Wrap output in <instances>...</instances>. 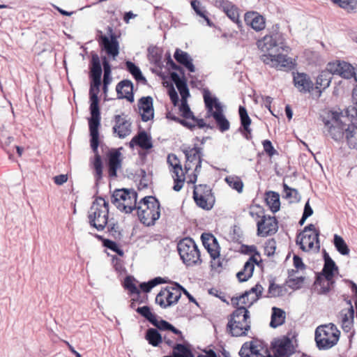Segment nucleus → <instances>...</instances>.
Here are the masks:
<instances>
[{"mask_svg": "<svg viewBox=\"0 0 357 357\" xmlns=\"http://www.w3.org/2000/svg\"><path fill=\"white\" fill-rule=\"evenodd\" d=\"M126 117V115L124 114L114 116L115 124L113 127V130L119 138H125L131 132V123Z\"/></svg>", "mask_w": 357, "mask_h": 357, "instance_id": "nucleus-27", "label": "nucleus"}, {"mask_svg": "<svg viewBox=\"0 0 357 357\" xmlns=\"http://www.w3.org/2000/svg\"><path fill=\"white\" fill-rule=\"evenodd\" d=\"M177 250L181 259L186 266L202 264L199 250L191 238H184L181 240L178 243Z\"/></svg>", "mask_w": 357, "mask_h": 357, "instance_id": "nucleus-8", "label": "nucleus"}, {"mask_svg": "<svg viewBox=\"0 0 357 357\" xmlns=\"http://www.w3.org/2000/svg\"><path fill=\"white\" fill-rule=\"evenodd\" d=\"M227 183L233 189L238 192H241L243 188V183L238 176H229L225 178Z\"/></svg>", "mask_w": 357, "mask_h": 357, "instance_id": "nucleus-48", "label": "nucleus"}, {"mask_svg": "<svg viewBox=\"0 0 357 357\" xmlns=\"http://www.w3.org/2000/svg\"><path fill=\"white\" fill-rule=\"evenodd\" d=\"M204 103L206 108V117H213L216 128L222 132L230 128V123L224 114L223 108L216 98L211 97L210 94L204 95Z\"/></svg>", "mask_w": 357, "mask_h": 357, "instance_id": "nucleus-6", "label": "nucleus"}, {"mask_svg": "<svg viewBox=\"0 0 357 357\" xmlns=\"http://www.w3.org/2000/svg\"><path fill=\"white\" fill-rule=\"evenodd\" d=\"M192 197L196 205L205 211L211 210L215 202V197L211 188L206 184L195 185Z\"/></svg>", "mask_w": 357, "mask_h": 357, "instance_id": "nucleus-12", "label": "nucleus"}, {"mask_svg": "<svg viewBox=\"0 0 357 357\" xmlns=\"http://www.w3.org/2000/svg\"><path fill=\"white\" fill-rule=\"evenodd\" d=\"M293 262H294V266H295V268L297 269V270H303V269H305V264H303V261H302V259L297 256V255H294V258H293Z\"/></svg>", "mask_w": 357, "mask_h": 357, "instance_id": "nucleus-62", "label": "nucleus"}, {"mask_svg": "<svg viewBox=\"0 0 357 357\" xmlns=\"http://www.w3.org/2000/svg\"><path fill=\"white\" fill-rule=\"evenodd\" d=\"M201 239L205 249L211 257L212 268L217 269L222 266V259L220 255V247L216 238L210 233H204Z\"/></svg>", "mask_w": 357, "mask_h": 357, "instance_id": "nucleus-14", "label": "nucleus"}, {"mask_svg": "<svg viewBox=\"0 0 357 357\" xmlns=\"http://www.w3.org/2000/svg\"><path fill=\"white\" fill-rule=\"evenodd\" d=\"M284 287L281 285L275 284L274 280H271L269 283L268 296L278 297L283 294Z\"/></svg>", "mask_w": 357, "mask_h": 357, "instance_id": "nucleus-49", "label": "nucleus"}, {"mask_svg": "<svg viewBox=\"0 0 357 357\" xmlns=\"http://www.w3.org/2000/svg\"><path fill=\"white\" fill-rule=\"evenodd\" d=\"M338 273V267L335 261L327 254H324V264L320 275L334 279L335 275Z\"/></svg>", "mask_w": 357, "mask_h": 357, "instance_id": "nucleus-37", "label": "nucleus"}, {"mask_svg": "<svg viewBox=\"0 0 357 357\" xmlns=\"http://www.w3.org/2000/svg\"><path fill=\"white\" fill-rule=\"evenodd\" d=\"M250 328V312L244 308L235 309L228 317L227 332L231 336H245Z\"/></svg>", "mask_w": 357, "mask_h": 357, "instance_id": "nucleus-4", "label": "nucleus"}, {"mask_svg": "<svg viewBox=\"0 0 357 357\" xmlns=\"http://www.w3.org/2000/svg\"><path fill=\"white\" fill-rule=\"evenodd\" d=\"M54 182L57 185H61L68 181L67 174H60L53 178Z\"/></svg>", "mask_w": 357, "mask_h": 357, "instance_id": "nucleus-63", "label": "nucleus"}, {"mask_svg": "<svg viewBox=\"0 0 357 357\" xmlns=\"http://www.w3.org/2000/svg\"><path fill=\"white\" fill-rule=\"evenodd\" d=\"M325 71L332 75H338L343 78L349 79L355 75L353 66L344 61H336L328 63Z\"/></svg>", "mask_w": 357, "mask_h": 357, "instance_id": "nucleus-20", "label": "nucleus"}, {"mask_svg": "<svg viewBox=\"0 0 357 357\" xmlns=\"http://www.w3.org/2000/svg\"><path fill=\"white\" fill-rule=\"evenodd\" d=\"M264 151L269 156L272 157L274 155L278 154L277 151L274 149L271 142L268 139L264 140L262 142Z\"/></svg>", "mask_w": 357, "mask_h": 357, "instance_id": "nucleus-55", "label": "nucleus"}, {"mask_svg": "<svg viewBox=\"0 0 357 357\" xmlns=\"http://www.w3.org/2000/svg\"><path fill=\"white\" fill-rule=\"evenodd\" d=\"M183 287L178 284L167 287L160 290L155 297V303L166 308L176 303L181 296Z\"/></svg>", "mask_w": 357, "mask_h": 357, "instance_id": "nucleus-15", "label": "nucleus"}, {"mask_svg": "<svg viewBox=\"0 0 357 357\" xmlns=\"http://www.w3.org/2000/svg\"><path fill=\"white\" fill-rule=\"evenodd\" d=\"M146 340L153 347H158L162 342V337L159 332L155 328H149L146 331Z\"/></svg>", "mask_w": 357, "mask_h": 357, "instance_id": "nucleus-44", "label": "nucleus"}, {"mask_svg": "<svg viewBox=\"0 0 357 357\" xmlns=\"http://www.w3.org/2000/svg\"><path fill=\"white\" fill-rule=\"evenodd\" d=\"M244 20L247 25L250 26L256 31H262L266 27L265 18L257 12H247Z\"/></svg>", "mask_w": 357, "mask_h": 357, "instance_id": "nucleus-28", "label": "nucleus"}, {"mask_svg": "<svg viewBox=\"0 0 357 357\" xmlns=\"http://www.w3.org/2000/svg\"><path fill=\"white\" fill-rule=\"evenodd\" d=\"M296 271L294 270H291V272H289V278L287 280L288 286L292 289H298L302 287V285L304 283L305 278L303 276L299 277H293V274L291 273H295Z\"/></svg>", "mask_w": 357, "mask_h": 357, "instance_id": "nucleus-51", "label": "nucleus"}, {"mask_svg": "<svg viewBox=\"0 0 357 357\" xmlns=\"http://www.w3.org/2000/svg\"><path fill=\"white\" fill-rule=\"evenodd\" d=\"M344 7L342 8L349 13L357 11V0H345Z\"/></svg>", "mask_w": 357, "mask_h": 357, "instance_id": "nucleus-58", "label": "nucleus"}, {"mask_svg": "<svg viewBox=\"0 0 357 357\" xmlns=\"http://www.w3.org/2000/svg\"><path fill=\"white\" fill-rule=\"evenodd\" d=\"M102 68L98 55H93L91 59V67L90 77L92 79L90 90V114L89 119V128L90 132L91 147L95 153L92 161L93 168L94 169V176L96 181L101 180L102 177V162L101 156L98 153V148L99 146V127L100 126V112L99 107L98 93L100 92V86L101 84Z\"/></svg>", "mask_w": 357, "mask_h": 357, "instance_id": "nucleus-1", "label": "nucleus"}, {"mask_svg": "<svg viewBox=\"0 0 357 357\" xmlns=\"http://www.w3.org/2000/svg\"><path fill=\"white\" fill-rule=\"evenodd\" d=\"M110 38H109L105 35H101L99 38L100 44L103 46L105 50L108 55L115 58L119 53V43L117 38L111 27H108Z\"/></svg>", "mask_w": 357, "mask_h": 357, "instance_id": "nucleus-22", "label": "nucleus"}, {"mask_svg": "<svg viewBox=\"0 0 357 357\" xmlns=\"http://www.w3.org/2000/svg\"><path fill=\"white\" fill-rule=\"evenodd\" d=\"M137 194L133 190L117 189L112 195V203L121 211L130 213L136 208Z\"/></svg>", "mask_w": 357, "mask_h": 357, "instance_id": "nucleus-9", "label": "nucleus"}, {"mask_svg": "<svg viewBox=\"0 0 357 357\" xmlns=\"http://www.w3.org/2000/svg\"><path fill=\"white\" fill-rule=\"evenodd\" d=\"M262 259L260 255L250 256L248 260L245 263L243 268L236 274V277L240 282L248 280L253 274L255 265L260 266Z\"/></svg>", "mask_w": 357, "mask_h": 357, "instance_id": "nucleus-24", "label": "nucleus"}, {"mask_svg": "<svg viewBox=\"0 0 357 357\" xmlns=\"http://www.w3.org/2000/svg\"><path fill=\"white\" fill-rule=\"evenodd\" d=\"M354 310L351 305L348 308L342 309L340 312L341 326L344 332L351 331L354 325Z\"/></svg>", "mask_w": 357, "mask_h": 357, "instance_id": "nucleus-32", "label": "nucleus"}, {"mask_svg": "<svg viewBox=\"0 0 357 357\" xmlns=\"http://www.w3.org/2000/svg\"><path fill=\"white\" fill-rule=\"evenodd\" d=\"M238 354L241 357H272L267 347L257 340L245 342Z\"/></svg>", "mask_w": 357, "mask_h": 357, "instance_id": "nucleus-16", "label": "nucleus"}, {"mask_svg": "<svg viewBox=\"0 0 357 357\" xmlns=\"http://www.w3.org/2000/svg\"><path fill=\"white\" fill-rule=\"evenodd\" d=\"M153 98L151 96L142 97L137 103L139 113L143 121H148L154 116Z\"/></svg>", "mask_w": 357, "mask_h": 357, "instance_id": "nucleus-26", "label": "nucleus"}, {"mask_svg": "<svg viewBox=\"0 0 357 357\" xmlns=\"http://www.w3.org/2000/svg\"><path fill=\"white\" fill-rule=\"evenodd\" d=\"M165 281L163 278L160 277L155 278L148 282H143L140 284L139 287L142 291L144 292L148 293L149 292L152 288L155 287L158 284L165 283Z\"/></svg>", "mask_w": 357, "mask_h": 357, "instance_id": "nucleus-50", "label": "nucleus"}, {"mask_svg": "<svg viewBox=\"0 0 357 357\" xmlns=\"http://www.w3.org/2000/svg\"><path fill=\"white\" fill-rule=\"evenodd\" d=\"M263 289L261 284H257L241 295L232 297L231 304L235 309L244 308V310L249 311L248 309L260 298Z\"/></svg>", "mask_w": 357, "mask_h": 357, "instance_id": "nucleus-13", "label": "nucleus"}, {"mask_svg": "<svg viewBox=\"0 0 357 357\" xmlns=\"http://www.w3.org/2000/svg\"><path fill=\"white\" fill-rule=\"evenodd\" d=\"M283 188L287 198H296L298 195L297 190L289 187L286 183H283Z\"/></svg>", "mask_w": 357, "mask_h": 357, "instance_id": "nucleus-59", "label": "nucleus"}, {"mask_svg": "<svg viewBox=\"0 0 357 357\" xmlns=\"http://www.w3.org/2000/svg\"><path fill=\"white\" fill-rule=\"evenodd\" d=\"M261 59L265 64L280 70H291L294 65L290 57L281 54L277 55L264 54L261 56Z\"/></svg>", "mask_w": 357, "mask_h": 357, "instance_id": "nucleus-18", "label": "nucleus"}, {"mask_svg": "<svg viewBox=\"0 0 357 357\" xmlns=\"http://www.w3.org/2000/svg\"><path fill=\"white\" fill-rule=\"evenodd\" d=\"M123 286L125 289L128 291L130 296H136V298H132L131 306L133 307L135 302L142 303L143 300L140 299V291L135 284V280L131 276H127L124 279Z\"/></svg>", "mask_w": 357, "mask_h": 357, "instance_id": "nucleus-35", "label": "nucleus"}, {"mask_svg": "<svg viewBox=\"0 0 357 357\" xmlns=\"http://www.w3.org/2000/svg\"><path fill=\"white\" fill-rule=\"evenodd\" d=\"M192 9L196 14L203 18L210 25V19L207 15V11L199 0H192L190 3Z\"/></svg>", "mask_w": 357, "mask_h": 357, "instance_id": "nucleus-46", "label": "nucleus"}, {"mask_svg": "<svg viewBox=\"0 0 357 357\" xmlns=\"http://www.w3.org/2000/svg\"><path fill=\"white\" fill-rule=\"evenodd\" d=\"M347 128V126L340 120V115L337 113H333L331 120L325 123L326 135L336 142L346 138Z\"/></svg>", "mask_w": 357, "mask_h": 357, "instance_id": "nucleus-17", "label": "nucleus"}, {"mask_svg": "<svg viewBox=\"0 0 357 357\" xmlns=\"http://www.w3.org/2000/svg\"><path fill=\"white\" fill-rule=\"evenodd\" d=\"M126 68L130 73L134 77L137 82H141L144 84L146 82V78L142 75V72L139 67H137L134 63L131 61H126Z\"/></svg>", "mask_w": 357, "mask_h": 357, "instance_id": "nucleus-45", "label": "nucleus"}, {"mask_svg": "<svg viewBox=\"0 0 357 357\" xmlns=\"http://www.w3.org/2000/svg\"><path fill=\"white\" fill-rule=\"evenodd\" d=\"M242 252L245 254L250 255L251 256L260 255L255 245H243L242 247Z\"/></svg>", "mask_w": 357, "mask_h": 357, "instance_id": "nucleus-61", "label": "nucleus"}, {"mask_svg": "<svg viewBox=\"0 0 357 357\" xmlns=\"http://www.w3.org/2000/svg\"><path fill=\"white\" fill-rule=\"evenodd\" d=\"M355 79L357 82L356 76ZM352 96L355 100L354 105L348 107L346 109L347 116L351 122L346 129V140L349 148L354 149L357 145V139L355 136L357 131V84L353 90Z\"/></svg>", "mask_w": 357, "mask_h": 357, "instance_id": "nucleus-11", "label": "nucleus"}, {"mask_svg": "<svg viewBox=\"0 0 357 357\" xmlns=\"http://www.w3.org/2000/svg\"><path fill=\"white\" fill-rule=\"evenodd\" d=\"M284 312L278 307H273V313L270 325L273 328H276L282 325L284 322Z\"/></svg>", "mask_w": 357, "mask_h": 357, "instance_id": "nucleus-43", "label": "nucleus"}, {"mask_svg": "<svg viewBox=\"0 0 357 357\" xmlns=\"http://www.w3.org/2000/svg\"><path fill=\"white\" fill-rule=\"evenodd\" d=\"M164 357H194L190 349L182 344H176L173 346L172 354Z\"/></svg>", "mask_w": 357, "mask_h": 357, "instance_id": "nucleus-41", "label": "nucleus"}, {"mask_svg": "<svg viewBox=\"0 0 357 357\" xmlns=\"http://www.w3.org/2000/svg\"><path fill=\"white\" fill-rule=\"evenodd\" d=\"M333 243L335 248L341 255H348L349 254V248L342 237L335 234Z\"/></svg>", "mask_w": 357, "mask_h": 357, "instance_id": "nucleus-47", "label": "nucleus"}, {"mask_svg": "<svg viewBox=\"0 0 357 357\" xmlns=\"http://www.w3.org/2000/svg\"><path fill=\"white\" fill-rule=\"evenodd\" d=\"M136 310L139 314L145 317L151 324L155 321V315L151 312L149 307L143 306L138 307Z\"/></svg>", "mask_w": 357, "mask_h": 357, "instance_id": "nucleus-53", "label": "nucleus"}, {"mask_svg": "<svg viewBox=\"0 0 357 357\" xmlns=\"http://www.w3.org/2000/svg\"><path fill=\"white\" fill-rule=\"evenodd\" d=\"M171 79L176 84L181 96V100L187 99L190 93L185 80L181 79L176 73H171Z\"/></svg>", "mask_w": 357, "mask_h": 357, "instance_id": "nucleus-39", "label": "nucleus"}, {"mask_svg": "<svg viewBox=\"0 0 357 357\" xmlns=\"http://www.w3.org/2000/svg\"><path fill=\"white\" fill-rule=\"evenodd\" d=\"M320 231L313 224L305 226L296 236V243L304 252H315L320 248Z\"/></svg>", "mask_w": 357, "mask_h": 357, "instance_id": "nucleus-7", "label": "nucleus"}, {"mask_svg": "<svg viewBox=\"0 0 357 357\" xmlns=\"http://www.w3.org/2000/svg\"><path fill=\"white\" fill-rule=\"evenodd\" d=\"M249 213L253 218L261 219L264 215V210L259 206H253L250 208Z\"/></svg>", "mask_w": 357, "mask_h": 357, "instance_id": "nucleus-56", "label": "nucleus"}, {"mask_svg": "<svg viewBox=\"0 0 357 357\" xmlns=\"http://www.w3.org/2000/svg\"><path fill=\"white\" fill-rule=\"evenodd\" d=\"M265 201L273 213H275L280 210V202L278 193L273 191L266 192Z\"/></svg>", "mask_w": 357, "mask_h": 357, "instance_id": "nucleus-40", "label": "nucleus"}, {"mask_svg": "<svg viewBox=\"0 0 357 357\" xmlns=\"http://www.w3.org/2000/svg\"><path fill=\"white\" fill-rule=\"evenodd\" d=\"M138 146L144 150H149L153 147L151 137L145 131H140L130 142V146Z\"/></svg>", "mask_w": 357, "mask_h": 357, "instance_id": "nucleus-33", "label": "nucleus"}, {"mask_svg": "<svg viewBox=\"0 0 357 357\" xmlns=\"http://www.w3.org/2000/svg\"><path fill=\"white\" fill-rule=\"evenodd\" d=\"M153 326L157 327L159 330L161 331H169V328L170 327V324L165 320H157L155 318V321L152 323Z\"/></svg>", "mask_w": 357, "mask_h": 357, "instance_id": "nucleus-60", "label": "nucleus"}, {"mask_svg": "<svg viewBox=\"0 0 357 357\" xmlns=\"http://www.w3.org/2000/svg\"><path fill=\"white\" fill-rule=\"evenodd\" d=\"M179 111L181 114V116L187 119H194L195 116H193L192 112H191L186 99L181 100V104L179 107Z\"/></svg>", "mask_w": 357, "mask_h": 357, "instance_id": "nucleus-52", "label": "nucleus"}, {"mask_svg": "<svg viewBox=\"0 0 357 357\" xmlns=\"http://www.w3.org/2000/svg\"><path fill=\"white\" fill-rule=\"evenodd\" d=\"M103 245L107 247V248H109V250L118 253L119 255H123V252L122 250H121L116 243L114 242V241H112L111 240H109V239H105L104 241H103Z\"/></svg>", "mask_w": 357, "mask_h": 357, "instance_id": "nucleus-57", "label": "nucleus"}, {"mask_svg": "<svg viewBox=\"0 0 357 357\" xmlns=\"http://www.w3.org/2000/svg\"><path fill=\"white\" fill-rule=\"evenodd\" d=\"M339 339V331L333 324L319 326L315 331V341L320 349L334 346Z\"/></svg>", "mask_w": 357, "mask_h": 357, "instance_id": "nucleus-10", "label": "nucleus"}, {"mask_svg": "<svg viewBox=\"0 0 357 357\" xmlns=\"http://www.w3.org/2000/svg\"><path fill=\"white\" fill-rule=\"evenodd\" d=\"M118 98H126L129 102L134 101L133 85L132 83L127 79L120 82L116 87Z\"/></svg>", "mask_w": 357, "mask_h": 357, "instance_id": "nucleus-29", "label": "nucleus"}, {"mask_svg": "<svg viewBox=\"0 0 357 357\" xmlns=\"http://www.w3.org/2000/svg\"><path fill=\"white\" fill-rule=\"evenodd\" d=\"M181 149L185 157L184 169L175 154L171 153L167 156V163L174 183L173 189L177 192L183 187L185 181L190 183L197 181L202 162V148L199 144H183Z\"/></svg>", "mask_w": 357, "mask_h": 357, "instance_id": "nucleus-2", "label": "nucleus"}, {"mask_svg": "<svg viewBox=\"0 0 357 357\" xmlns=\"http://www.w3.org/2000/svg\"><path fill=\"white\" fill-rule=\"evenodd\" d=\"M103 68H104V76H103V82L105 84H109L112 82L111 75V68L109 62L105 58L103 60Z\"/></svg>", "mask_w": 357, "mask_h": 357, "instance_id": "nucleus-54", "label": "nucleus"}, {"mask_svg": "<svg viewBox=\"0 0 357 357\" xmlns=\"http://www.w3.org/2000/svg\"><path fill=\"white\" fill-rule=\"evenodd\" d=\"M313 210L310 205L309 201H307L305 204L304 211L303 213V215H304V218H307L308 217L311 216Z\"/></svg>", "mask_w": 357, "mask_h": 357, "instance_id": "nucleus-64", "label": "nucleus"}, {"mask_svg": "<svg viewBox=\"0 0 357 357\" xmlns=\"http://www.w3.org/2000/svg\"><path fill=\"white\" fill-rule=\"evenodd\" d=\"M106 158L109 177L116 178L122 165L121 153L119 149H112L107 152Z\"/></svg>", "mask_w": 357, "mask_h": 357, "instance_id": "nucleus-21", "label": "nucleus"}, {"mask_svg": "<svg viewBox=\"0 0 357 357\" xmlns=\"http://www.w3.org/2000/svg\"><path fill=\"white\" fill-rule=\"evenodd\" d=\"M273 351L275 357H289L294 353L291 340L287 337L275 340Z\"/></svg>", "mask_w": 357, "mask_h": 357, "instance_id": "nucleus-25", "label": "nucleus"}, {"mask_svg": "<svg viewBox=\"0 0 357 357\" xmlns=\"http://www.w3.org/2000/svg\"><path fill=\"white\" fill-rule=\"evenodd\" d=\"M135 209L139 221L146 226L153 225L160 216V203L152 196L142 199Z\"/></svg>", "mask_w": 357, "mask_h": 357, "instance_id": "nucleus-3", "label": "nucleus"}, {"mask_svg": "<svg viewBox=\"0 0 357 357\" xmlns=\"http://www.w3.org/2000/svg\"><path fill=\"white\" fill-rule=\"evenodd\" d=\"M335 280L318 275L314 282V290L318 294H327L334 287Z\"/></svg>", "mask_w": 357, "mask_h": 357, "instance_id": "nucleus-31", "label": "nucleus"}, {"mask_svg": "<svg viewBox=\"0 0 357 357\" xmlns=\"http://www.w3.org/2000/svg\"><path fill=\"white\" fill-rule=\"evenodd\" d=\"M174 57L178 63L185 66L190 72L194 73L195 71V68L192 62V59L187 52H183L180 49H176L174 52Z\"/></svg>", "mask_w": 357, "mask_h": 357, "instance_id": "nucleus-38", "label": "nucleus"}, {"mask_svg": "<svg viewBox=\"0 0 357 357\" xmlns=\"http://www.w3.org/2000/svg\"><path fill=\"white\" fill-rule=\"evenodd\" d=\"M332 79L330 72L323 70L317 76L314 86V94L317 98L321 95L322 91L328 88Z\"/></svg>", "mask_w": 357, "mask_h": 357, "instance_id": "nucleus-34", "label": "nucleus"}, {"mask_svg": "<svg viewBox=\"0 0 357 357\" xmlns=\"http://www.w3.org/2000/svg\"><path fill=\"white\" fill-rule=\"evenodd\" d=\"M257 235L262 237L271 236L278 229V222L275 217L263 215L257 222Z\"/></svg>", "mask_w": 357, "mask_h": 357, "instance_id": "nucleus-19", "label": "nucleus"}, {"mask_svg": "<svg viewBox=\"0 0 357 357\" xmlns=\"http://www.w3.org/2000/svg\"><path fill=\"white\" fill-rule=\"evenodd\" d=\"M238 113L241 124V132L246 139L250 140L252 137V129L250 127L252 121L248 116L247 109L245 107L240 106Z\"/></svg>", "mask_w": 357, "mask_h": 357, "instance_id": "nucleus-30", "label": "nucleus"}, {"mask_svg": "<svg viewBox=\"0 0 357 357\" xmlns=\"http://www.w3.org/2000/svg\"><path fill=\"white\" fill-rule=\"evenodd\" d=\"M293 82L294 86L301 93H314V84L310 76L306 73L298 72L294 73Z\"/></svg>", "mask_w": 357, "mask_h": 357, "instance_id": "nucleus-23", "label": "nucleus"}, {"mask_svg": "<svg viewBox=\"0 0 357 357\" xmlns=\"http://www.w3.org/2000/svg\"><path fill=\"white\" fill-rule=\"evenodd\" d=\"M220 6L228 17L235 22L239 28L242 26L241 21L239 20L238 10L235 6L227 1H222Z\"/></svg>", "mask_w": 357, "mask_h": 357, "instance_id": "nucleus-36", "label": "nucleus"}, {"mask_svg": "<svg viewBox=\"0 0 357 357\" xmlns=\"http://www.w3.org/2000/svg\"><path fill=\"white\" fill-rule=\"evenodd\" d=\"M109 204L102 197H97L89 211L88 218L90 225L98 231H102L108 222Z\"/></svg>", "mask_w": 357, "mask_h": 357, "instance_id": "nucleus-5", "label": "nucleus"}, {"mask_svg": "<svg viewBox=\"0 0 357 357\" xmlns=\"http://www.w3.org/2000/svg\"><path fill=\"white\" fill-rule=\"evenodd\" d=\"M258 47L263 52H268L277 46L275 38L271 35H266L257 41Z\"/></svg>", "mask_w": 357, "mask_h": 357, "instance_id": "nucleus-42", "label": "nucleus"}]
</instances>
